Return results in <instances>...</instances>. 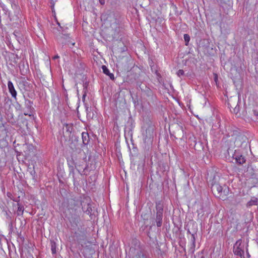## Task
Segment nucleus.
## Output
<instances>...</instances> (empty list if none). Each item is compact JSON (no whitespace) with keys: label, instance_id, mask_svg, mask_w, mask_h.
<instances>
[{"label":"nucleus","instance_id":"4468645a","mask_svg":"<svg viewBox=\"0 0 258 258\" xmlns=\"http://www.w3.org/2000/svg\"><path fill=\"white\" fill-rule=\"evenodd\" d=\"M153 131H154L153 127L152 126H149L148 127V128H147L146 130V133L147 134V136H148V133L149 136L150 137V136H152V135L153 134Z\"/></svg>","mask_w":258,"mask_h":258},{"label":"nucleus","instance_id":"2eb2a0df","mask_svg":"<svg viewBox=\"0 0 258 258\" xmlns=\"http://www.w3.org/2000/svg\"><path fill=\"white\" fill-rule=\"evenodd\" d=\"M156 210H157V212H159L161 211V213L163 214V209L162 205H161L160 204H159L156 205Z\"/></svg>","mask_w":258,"mask_h":258},{"label":"nucleus","instance_id":"393cba45","mask_svg":"<svg viewBox=\"0 0 258 258\" xmlns=\"http://www.w3.org/2000/svg\"><path fill=\"white\" fill-rule=\"evenodd\" d=\"M86 96V93H85L83 94V98L82 99H83V101H84V100H85V98Z\"/></svg>","mask_w":258,"mask_h":258},{"label":"nucleus","instance_id":"4be33fe9","mask_svg":"<svg viewBox=\"0 0 258 258\" xmlns=\"http://www.w3.org/2000/svg\"><path fill=\"white\" fill-rule=\"evenodd\" d=\"M257 202V199H255V200H253L252 201H250V205H253V204H255V203H256Z\"/></svg>","mask_w":258,"mask_h":258},{"label":"nucleus","instance_id":"1a4fd4ad","mask_svg":"<svg viewBox=\"0 0 258 258\" xmlns=\"http://www.w3.org/2000/svg\"><path fill=\"white\" fill-rule=\"evenodd\" d=\"M26 106H27V110H27V111H25L24 112V114L25 115H29V116L32 115V112H33V108L32 107V105L31 104V102L30 101H29L28 102V103H26Z\"/></svg>","mask_w":258,"mask_h":258},{"label":"nucleus","instance_id":"7ed1b4c3","mask_svg":"<svg viewBox=\"0 0 258 258\" xmlns=\"http://www.w3.org/2000/svg\"><path fill=\"white\" fill-rule=\"evenodd\" d=\"M82 208L83 211L86 213L87 214H91L92 212V208L90 203L87 200L86 201H83L81 203Z\"/></svg>","mask_w":258,"mask_h":258},{"label":"nucleus","instance_id":"5701e85b","mask_svg":"<svg viewBox=\"0 0 258 258\" xmlns=\"http://www.w3.org/2000/svg\"><path fill=\"white\" fill-rule=\"evenodd\" d=\"M99 2L101 5H103L105 4V0H99Z\"/></svg>","mask_w":258,"mask_h":258},{"label":"nucleus","instance_id":"a211bd4d","mask_svg":"<svg viewBox=\"0 0 258 258\" xmlns=\"http://www.w3.org/2000/svg\"><path fill=\"white\" fill-rule=\"evenodd\" d=\"M183 74H184V71L182 70H179L177 72V75L179 77H180L181 76H182Z\"/></svg>","mask_w":258,"mask_h":258},{"label":"nucleus","instance_id":"6e6552de","mask_svg":"<svg viewBox=\"0 0 258 258\" xmlns=\"http://www.w3.org/2000/svg\"><path fill=\"white\" fill-rule=\"evenodd\" d=\"M102 69L103 72L106 75L108 76L110 79L112 80H114V75L112 73H110L109 70L105 66H102Z\"/></svg>","mask_w":258,"mask_h":258},{"label":"nucleus","instance_id":"dca6fc26","mask_svg":"<svg viewBox=\"0 0 258 258\" xmlns=\"http://www.w3.org/2000/svg\"><path fill=\"white\" fill-rule=\"evenodd\" d=\"M183 37L184 41L186 42L185 44L187 45L190 40V37L188 34H184Z\"/></svg>","mask_w":258,"mask_h":258},{"label":"nucleus","instance_id":"6ab92c4d","mask_svg":"<svg viewBox=\"0 0 258 258\" xmlns=\"http://www.w3.org/2000/svg\"><path fill=\"white\" fill-rule=\"evenodd\" d=\"M191 236H192L191 240L192 241V246L194 247H195V237L194 234H192Z\"/></svg>","mask_w":258,"mask_h":258},{"label":"nucleus","instance_id":"f8f14e48","mask_svg":"<svg viewBox=\"0 0 258 258\" xmlns=\"http://www.w3.org/2000/svg\"><path fill=\"white\" fill-rule=\"evenodd\" d=\"M234 156H235L234 158L237 163L242 164L245 162L244 158L242 155L237 156L236 154H234Z\"/></svg>","mask_w":258,"mask_h":258},{"label":"nucleus","instance_id":"ddd939ff","mask_svg":"<svg viewBox=\"0 0 258 258\" xmlns=\"http://www.w3.org/2000/svg\"><path fill=\"white\" fill-rule=\"evenodd\" d=\"M18 206V209L17 211V214L18 216H21L22 215L24 212V208L19 203L17 204Z\"/></svg>","mask_w":258,"mask_h":258},{"label":"nucleus","instance_id":"b1692460","mask_svg":"<svg viewBox=\"0 0 258 258\" xmlns=\"http://www.w3.org/2000/svg\"><path fill=\"white\" fill-rule=\"evenodd\" d=\"M51 250H52V253H55V247H53L52 246V247H51Z\"/></svg>","mask_w":258,"mask_h":258},{"label":"nucleus","instance_id":"a878e982","mask_svg":"<svg viewBox=\"0 0 258 258\" xmlns=\"http://www.w3.org/2000/svg\"><path fill=\"white\" fill-rule=\"evenodd\" d=\"M58 57H59V56L58 55H56V56H54L53 58L54 59H56V58H57Z\"/></svg>","mask_w":258,"mask_h":258},{"label":"nucleus","instance_id":"f03ea898","mask_svg":"<svg viewBox=\"0 0 258 258\" xmlns=\"http://www.w3.org/2000/svg\"><path fill=\"white\" fill-rule=\"evenodd\" d=\"M211 189L214 195L217 197H220L222 192V187L218 183L212 184Z\"/></svg>","mask_w":258,"mask_h":258},{"label":"nucleus","instance_id":"f257e3e1","mask_svg":"<svg viewBox=\"0 0 258 258\" xmlns=\"http://www.w3.org/2000/svg\"><path fill=\"white\" fill-rule=\"evenodd\" d=\"M241 240L236 241L234 246L233 252L235 254L241 256L244 254L243 247L241 246Z\"/></svg>","mask_w":258,"mask_h":258},{"label":"nucleus","instance_id":"9b49d317","mask_svg":"<svg viewBox=\"0 0 258 258\" xmlns=\"http://www.w3.org/2000/svg\"><path fill=\"white\" fill-rule=\"evenodd\" d=\"M82 138L83 143H84V144L87 145L89 141V137L88 134L86 132H83L82 133Z\"/></svg>","mask_w":258,"mask_h":258},{"label":"nucleus","instance_id":"412c9836","mask_svg":"<svg viewBox=\"0 0 258 258\" xmlns=\"http://www.w3.org/2000/svg\"><path fill=\"white\" fill-rule=\"evenodd\" d=\"M30 172L31 175L32 176L33 178H34L35 177L34 174H35V171L34 170H32Z\"/></svg>","mask_w":258,"mask_h":258},{"label":"nucleus","instance_id":"f3484780","mask_svg":"<svg viewBox=\"0 0 258 258\" xmlns=\"http://www.w3.org/2000/svg\"><path fill=\"white\" fill-rule=\"evenodd\" d=\"M70 172L71 174H74V167L73 166L69 165Z\"/></svg>","mask_w":258,"mask_h":258},{"label":"nucleus","instance_id":"39448f33","mask_svg":"<svg viewBox=\"0 0 258 258\" xmlns=\"http://www.w3.org/2000/svg\"><path fill=\"white\" fill-rule=\"evenodd\" d=\"M246 138L244 137H238L236 138L235 141V145L237 147H240L243 144H245L246 145Z\"/></svg>","mask_w":258,"mask_h":258},{"label":"nucleus","instance_id":"20e7f679","mask_svg":"<svg viewBox=\"0 0 258 258\" xmlns=\"http://www.w3.org/2000/svg\"><path fill=\"white\" fill-rule=\"evenodd\" d=\"M8 87L9 92L12 95V96L15 98H16L17 92L15 90L14 85L11 81H8Z\"/></svg>","mask_w":258,"mask_h":258},{"label":"nucleus","instance_id":"423d86ee","mask_svg":"<svg viewBox=\"0 0 258 258\" xmlns=\"http://www.w3.org/2000/svg\"><path fill=\"white\" fill-rule=\"evenodd\" d=\"M175 133V137L177 138H181L183 137V130L182 126L177 125L176 132Z\"/></svg>","mask_w":258,"mask_h":258},{"label":"nucleus","instance_id":"0eeeda50","mask_svg":"<svg viewBox=\"0 0 258 258\" xmlns=\"http://www.w3.org/2000/svg\"><path fill=\"white\" fill-rule=\"evenodd\" d=\"M163 214L161 213V211L157 212L155 219V222L157 227H161L162 224Z\"/></svg>","mask_w":258,"mask_h":258},{"label":"nucleus","instance_id":"aec40b11","mask_svg":"<svg viewBox=\"0 0 258 258\" xmlns=\"http://www.w3.org/2000/svg\"><path fill=\"white\" fill-rule=\"evenodd\" d=\"M214 81L216 82V83L217 84L218 75L216 74H214Z\"/></svg>","mask_w":258,"mask_h":258},{"label":"nucleus","instance_id":"9d476101","mask_svg":"<svg viewBox=\"0 0 258 258\" xmlns=\"http://www.w3.org/2000/svg\"><path fill=\"white\" fill-rule=\"evenodd\" d=\"M133 258H147L146 253L142 250H138Z\"/></svg>","mask_w":258,"mask_h":258}]
</instances>
